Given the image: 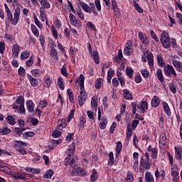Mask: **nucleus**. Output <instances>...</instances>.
<instances>
[{"mask_svg": "<svg viewBox=\"0 0 182 182\" xmlns=\"http://www.w3.org/2000/svg\"><path fill=\"white\" fill-rule=\"evenodd\" d=\"M80 87V95L78 96V103L80 106H83L87 99V94L85 92V76L81 74L79 77Z\"/></svg>", "mask_w": 182, "mask_h": 182, "instance_id": "nucleus-1", "label": "nucleus"}, {"mask_svg": "<svg viewBox=\"0 0 182 182\" xmlns=\"http://www.w3.org/2000/svg\"><path fill=\"white\" fill-rule=\"evenodd\" d=\"M25 99L22 95L18 96L16 102L11 105L13 109L17 110L18 113H25V105H24Z\"/></svg>", "mask_w": 182, "mask_h": 182, "instance_id": "nucleus-2", "label": "nucleus"}, {"mask_svg": "<svg viewBox=\"0 0 182 182\" xmlns=\"http://www.w3.org/2000/svg\"><path fill=\"white\" fill-rule=\"evenodd\" d=\"M7 14V20L9 22H11L12 25L14 26L19 22V16L21 15V9L19 7H16L15 9L14 16L12 15V13L9 12L6 13Z\"/></svg>", "mask_w": 182, "mask_h": 182, "instance_id": "nucleus-3", "label": "nucleus"}, {"mask_svg": "<svg viewBox=\"0 0 182 182\" xmlns=\"http://www.w3.org/2000/svg\"><path fill=\"white\" fill-rule=\"evenodd\" d=\"M144 156H142L141 157L140 170H141V168H144V170H150V168H151V164H150V162L151 161L150 160V154L146 152Z\"/></svg>", "mask_w": 182, "mask_h": 182, "instance_id": "nucleus-4", "label": "nucleus"}, {"mask_svg": "<svg viewBox=\"0 0 182 182\" xmlns=\"http://www.w3.org/2000/svg\"><path fill=\"white\" fill-rule=\"evenodd\" d=\"M160 41L162 46L165 49H168V48H170L171 41L170 40V35H168V33L164 31L161 35Z\"/></svg>", "mask_w": 182, "mask_h": 182, "instance_id": "nucleus-5", "label": "nucleus"}, {"mask_svg": "<svg viewBox=\"0 0 182 182\" xmlns=\"http://www.w3.org/2000/svg\"><path fill=\"white\" fill-rule=\"evenodd\" d=\"M164 72L165 75H166L167 77H171V75L175 77L177 76V73H176V70H174V67L168 64L164 66Z\"/></svg>", "mask_w": 182, "mask_h": 182, "instance_id": "nucleus-6", "label": "nucleus"}, {"mask_svg": "<svg viewBox=\"0 0 182 182\" xmlns=\"http://www.w3.org/2000/svg\"><path fill=\"white\" fill-rule=\"evenodd\" d=\"M171 173L173 177V181L177 182L180 180V176L178 173V165L173 164L171 168Z\"/></svg>", "mask_w": 182, "mask_h": 182, "instance_id": "nucleus-7", "label": "nucleus"}, {"mask_svg": "<svg viewBox=\"0 0 182 182\" xmlns=\"http://www.w3.org/2000/svg\"><path fill=\"white\" fill-rule=\"evenodd\" d=\"M22 50V47L19 46L18 43H15L11 47V58L13 59H17L18 56H19V52Z\"/></svg>", "mask_w": 182, "mask_h": 182, "instance_id": "nucleus-8", "label": "nucleus"}, {"mask_svg": "<svg viewBox=\"0 0 182 182\" xmlns=\"http://www.w3.org/2000/svg\"><path fill=\"white\" fill-rule=\"evenodd\" d=\"M133 43L131 41H128L125 44V47L124 48V55L125 56H132L133 55Z\"/></svg>", "mask_w": 182, "mask_h": 182, "instance_id": "nucleus-9", "label": "nucleus"}, {"mask_svg": "<svg viewBox=\"0 0 182 182\" xmlns=\"http://www.w3.org/2000/svg\"><path fill=\"white\" fill-rule=\"evenodd\" d=\"M177 59H180V57L175 56L174 59L172 60V65H173L177 72L182 73V63L177 60Z\"/></svg>", "mask_w": 182, "mask_h": 182, "instance_id": "nucleus-10", "label": "nucleus"}, {"mask_svg": "<svg viewBox=\"0 0 182 182\" xmlns=\"http://www.w3.org/2000/svg\"><path fill=\"white\" fill-rule=\"evenodd\" d=\"M175 149V159L178 161L182 160V145L176 146L174 147Z\"/></svg>", "mask_w": 182, "mask_h": 182, "instance_id": "nucleus-11", "label": "nucleus"}, {"mask_svg": "<svg viewBox=\"0 0 182 182\" xmlns=\"http://www.w3.org/2000/svg\"><path fill=\"white\" fill-rule=\"evenodd\" d=\"M147 151L151 153V159H157V156L159 154V150L157 148L152 146L151 145H149L147 148Z\"/></svg>", "mask_w": 182, "mask_h": 182, "instance_id": "nucleus-12", "label": "nucleus"}, {"mask_svg": "<svg viewBox=\"0 0 182 182\" xmlns=\"http://www.w3.org/2000/svg\"><path fill=\"white\" fill-rule=\"evenodd\" d=\"M70 159V156H67L65 160V166H70V167H75V166H76V161H77V158L73 157L72 159Z\"/></svg>", "mask_w": 182, "mask_h": 182, "instance_id": "nucleus-13", "label": "nucleus"}, {"mask_svg": "<svg viewBox=\"0 0 182 182\" xmlns=\"http://www.w3.org/2000/svg\"><path fill=\"white\" fill-rule=\"evenodd\" d=\"M49 55L54 62L59 60V55L58 54V50H56V48L50 49Z\"/></svg>", "mask_w": 182, "mask_h": 182, "instance_id": "nucleus-14", "label": "nucleus"}, {"mask_svg": "<svg viewBox=\"0 0 182 182\" xmlns=\"http://www.w3.org/2000/svg\"><path fill=\"white\" fill-rule=\"evenodd\" d=\"M138 36H139V41H141L142 43H144L145 45H149V38H147V35H146V33H144L143 32H139Z\"/></svg>", "mask_w": 182, "mask_h": 182, "instance_id": "nucleus-15", "label": "nucleus"}, {"mask_svg": "<svg viewBox=\"0 0 182 182\" xmlns=\"http://www.w3.org/2000/svg\"><path fill=\"white\" fill-rule=\"evenodd\" d=\"M26 107L28 112L30 113H33L35 112V104L31 100L26 101Z\"/></svg>", "mask_w": 182, "mask_h": 182, "instance_id": "nucleus-16", "label": "nucleus"}, {"mask_svg": "<svg viewBox=\"0 0 182 182\" xmlns=\"http://www.w3.org/2000/svg\"><path fill=\"white\" fill-rule=\"evenodd\" d=\"M146 59H148V65L151 69L154 68V57L153 56V53H149L146 55Z\"/></svg>", "mask_w": 182, "mask_h": 182, "instance_id": "nucleus-17", "label": "nucleus"}, {"mask_svg": "<svg viewBox=\"0 0 182 182\" xmlns=\"http://www.w3.org/2000/svg\"><path fill=\"white\" fill-rule=\"evenodd\" d=\"M79 4L82 9H83L87 14H92V8H90L87 4L80 1Z\"/></svg>", "mask_w": 182, "mask_h": 182, "instance_id": "nucleus-18", "label": "nucleus"}, {"mask_svg": "<svg viewBox=\"0 0 182 182\" xmlns=\"http://www.w3.org/2000/svg\"><path fill=\"white\" fill-rule=\"evenodd\" d=\"M155 177L156 178L161 177V180H164V178H166V171L163 169L159 171V168H156L155 171Z\"/></svg>", "mask_w": 182, "mask_h": 182, "instance_id": "nucleus-19", "label": "nucleus"}, {"mask_svg": "<svg viewBox=\"0 0 182 182\" xmlns=\"http://www.w3.org/2000/svg\"><path fill=\"white\" fill-rule=\"evenodd\" d=\"M138 109L140 110V113L144 114L146 110L149 109V104L146 101H143L139 106Z\"/></svg>", "mask_w": 182, "mask_h": 182, "instance_id": "nucleus-20", "label": "nucleus"}, {"mask_svg": "<svg viewBox=\"0 0 182 182\" xmlns=\"http://www.w3.org/2000/svg\"><path fill=\"white\" fill-rule=\"evenodd\" d=\"M117 76L118 77V80H119L122 87H124V86L126 85V80L124 79V77L123 76L122 73L117 71Z\"/></svg>", "mask_w": 182, "mask_h": 182, "instance_id": "nucleus-21", "label": "nucleus"}, {"mask_svg": "<svg viewBox=\"0 0 182 182\" xmlns=\"http://www.w3.org/2000/svg\"><path fill=\"white\" fill-rule=\"evenodd\" d=\"M27 79H28L31 86L36 87L38 85H39V81H38V79L34 78L29 74H27Z\"/></svg>", "mask_w": 182, "mask_h": 182, "instance_id": "nucleus-22", "label": "nucleus"}, {"mask_svg": "<svg viewBox=\"0 0 182 182\" xmlns=\"http://www.w3.org/2000/svg\"><path fill=\"white\" fill-rule=\"evenodd\" d=\"M26 146H28L26 142H23L22 141H15L14 147L15 149H22L23 147H26Z\"/></svg>", "mask_w": 182, "mask_h": 182, "instance_id": "nucleus-23", "label": "nucleus"}, {"mask_svg": "<svg viewBox=\"0 0 182 182\" xmlns=\"http://www.w3.org/2000/svg\"><path fill=\"white\" fill-rule=\"evenodd\" d=\"M69 18L73 26H77V25H79V21H77V18H76V16L73 15V14H70Z\"/></svg>", "mask_w": 182, "mask_h": 182, "instance_id": "nucleus-24", "label": "nucleus"}, {"mask_svg": "<svg viewBox=\"0 0 182 182\" xmlns=\"http://www.w3.org/2000/svg\"><path fill=\"white\" fill-rule=\"evenodd\" d=\"M91 109L93 110H97V96L94 95L91 98Z\"/></svg>", "mask_w": 182, "mask_h": 182, "instance_id": "nucleus-25", "label": "nucleus"}, {"mask_svg": "<svg viewBox=\"0 0 182 182\" xmlns=\"http://www.w3.org/2000/svg\"><path fill=\"white\" fill-rule=\"evenodd\" d=\"M151 105L152 107H159V105H160V98H159V97L154 95L151 100Z\"/></svg>", "mask_w": 182, "mask_h": 182, "instance_id": "nucleus-26", "label": "nucleus"}, {"mask_svg": "<svg viewBox=\"0 0 182 182\" xmlns=\"http://www.w3.org/2000/svg\"><path fill=\"white\" fill-rule=\"evenodd\" d=\"M13 178L15 180H25V178H26V176H25V173L18 172L13 173Z\"/></svg>", "mask_w": 182, "mask_h": 182, "instance_id": "nucleus-27", "label": "nucleus"}, {"mask_svg": "<svg viewBox=\"0 0 182 182\" xmlns=\"http://www.w3.org/2000/svg\"><path fill=\"white\" fill-rule=\"evenodd\" d=\"M123 95H124V99H126V100H133V95H132V92H130L129 90H124Z\"/></svg>", "mask_w": 182, "mask_h": 182, "instance_id": "nucleus-28", "label": "nucleus"}, {"mask_svg": "<svg viewBox=\"0 0 182 182\" xmlns=\"http://www.w3.org/2000/svg\"><path fill=\"white\" fill-rule=\"evenodd\" d=\"M75 151H76V144L75 143H73L70 145L67 154L68 156H73V154H74Z\"/></svg>", "mask_w": 182, "mask_h": 182, "instance_id": "nucleus-29", "label": "nucleus"}, {"mask_svg": "<svg viewBox=\"0 0 182 182\" xmlns=\"http://www.w3.org/2000/svg\"><path fill=\"white\" fill-rule=\"evenodd\" d=\"M156 75L159 82H161V83H163V82H164V76L163 75V70L161 69L158 68Z\"/></svg>", "mask_w": 182, "mask_h": 182, "instance_id": "nucleus-30", "label": "nucleus"}, {"mask_svg": "<svg viewBox=\"0 0 182 182\" xmlns=\"http://www.w3.org/2000/svg\"><path fill=\"white\" fill-rule=\"evenodd\" d=\"M38 2L43 9H49V8H50V4L48 2V0H38Z\"/></svg>", "mask_w": 182, "mask_h": 182, "instance_id": "nucleus-31", "label": "nucleus"}, {"mask_svg": "<svg viewBox=\"0 0 182 182\" xmlns=\"http://www.w3.org/2000/svg\"><path fill=\"white\" fill-rule=\"evenodd\" d=\"M145 182H154V177L151 172L148 171L145 173Z\"/></svg>", "mask_w": 182, "mask_h": 182, "instance_id": "nucleus-32", "label": "nucleus"}, {"mask_svg": "<svg viewBox=\"0 0 182 182\" xmlns=\"http://www.w3.org/2000/svg\"><path fill=\"white\" fill-rule=\"evenodd\" d=\"M107 126V118H106L105 117H102V118L101 119V122L100 124V129H101V130H105Z\"/></svg>", "mask_w": 182, "mask_h": 182, "instance_id": "nucleus-33", "label": "nucleus"}, {"mask_svg": "<svg viewBox=\"0 0 182 182\" xmlns=\"http://www.w3.org/2000/svg\"><path fill=\"white\" fill-rule=\"evenodd\" d=\"M67 123L68 122L65 118L61 119L58 123V130H62V129L66 127Z\"/></svg>", "mask_w": 182, "mask_h": 182, "instance_id": "nucleus-34", "label": "nucleus"}, {"mask_svg": "<svg viewBox=\"0 0 182 182\" xmlns=\"http://www.w3.org/2000/svg\"><path fill=\"white\" fill-rule=\"evenodd\" d=\"M123 148V145L122 144L121 141L117 143L116 146V159L120 156V153L122 151V149Z\"/></svg>", "mask_w": 182, "mask_h": 182, "instance_id": "nucleus-35", "label": "nucleus"}, {"mask_svg": "<svg viewBox=\"0 0 182 182\" xmlns=\"http://www.w3.org/2000/svg\"><path fill=\"white\" fill-rule=\"evenodd\" d=\"M156 60H157V63L158 65L161 67V68H164V66H166V63H164V59L163 58V56H161V55H158L156 56Z\"/></svg>", "mask_w": 182, "mask_h": 182, "instance_id": "nucleus-36", "label": "nucleus"}, {"mask_svg": "<svg viewBox=\"0 0 182 182\" xmlns=\"http://www.w3.org/2000/svg\"><path fill=\"white\" fill-rule=\"evenodd\" d=\"M30 56H31V53H29V51L28 50L23 51L20 55V59L21 60H26V59H28Z\"/></svg>", "mask_w": 182, "mask_h": 182, "instance_id": "nucleus-37", "label": "nucleus"}, {"mask_svg": "<svg viewBox=\"0 0 182 182\" xmlns=\"http://www.w3.org/2000/svg\"><path fill=\"white\" fill-rule=\"evenodd\" d=\"M43 80L46 87H50V85H52V78H50V76L46 75L43 78Z\"/></svg>", "mask_w": 182, "mask_h": 182, "instance_id": "nucleus-38", "label": "nucleus"}, {"mask_svg": "<svg viewBox=\"0 0 182 182\" xmlns=\"http://www.w3.org/2000/svg\"><path fill=\"white\" fill-rule=\"evenodd\" d=\"M92 174L90 176L91 181H96L99 178V174H97V171L95 169H92L91 171Z\"/></svg>", "mask_w": 182, "mask_h": 182, "instance_id": "nucleus-39", "label": "nucleus"}, {"mask_svg": "<svg viewBox=\"0 0 182 182\" xmlns=\"http://www.w3.org/2000/svg\"><path fill=\"white\" fill-rule=\"evenodd\" d=\"M63 82H64L63 78H62L61 77H59L57 80V84L60 90H65V85H63Z\"/></svg>", "mask_w": 182, "mask_h": 182, "instance_id": "nucleus-40", "label": "nucleus"}, {"mask_svg": "<svg viewBox=\"0 0 182 182\" xmlns=\"http://www.w3.org/2000/svg\"><path fill=\"white\" fill-rule=\"evenodd\" d=\"M31 32L36 38H39V30L36 28V26L31 24Z\"/></svg>", "mask_w": 182, "mask_h": 182, "instance_id": "nucleus-41", "label": "nucleus"}, {"mask_svg": "<svg viewBox=\"0 0 182 182\" xmlns=\"http://www.w3.org/2000/svg\"><path fill=\"white\" fill-rule=\"evenodd\" d=\"M125 73H126L127 76H128V77L132 79V77H133V75H134V70H133V68L127 67L126 68Z\"/></svg>", "mask_w": 182, "mask_h": 182, "instance_id": "nucleus-42", "label": "nucleus"}, {"mask_svg": "<svg viewBox=\"0 0 182 182\" xmlns=\"http://www.w3.org/2000/svg\"><path fill=\"white\" fill-rule=\"evenodd\" d=\"M25 170L26 171H28V173H33V174H39V173H41V170L31 167H26L25 168Z\"/></svg>", "mask_w": 182, "mask_h": 182, "instance_id": "nucleus-43", "label": "nucleus"}, {"mask_svg": "<svg viewBox=\"0 0 182 182\" xmlns=\"http://www.w3.org/2000/svg\"><path fill=\"white\" fill-rule=\"evenodd\" d=\"M95 89H100L103 86V79L97 78L95 81Z\"/></svg>", "mask_w": 182, "mask_h": 182, "instance_id": "nucleus-44", "label": "nucleus"}, {"mask_svg": "<svg viewBox=\"0 0 182 182\" xmlns=\"http://www.w3.org/2000/svg\"><path fill=\"white\" fill-rule=\"evenodd\" d=\"M40 17L42 21V22H45L48 18L46 17V11L43 10V9H40Z\"/></svg>", "mask_w": 182, "mask_h": 182, "instance_id": "nucleus-45", "label": "nucleus"}, {"mask_svg": "<svg viewBox=\"0 0 182 182\" xmlns=\"http://www.w3.org/2000/svg\"><path fill=\"white\" fill-rule=\"evenodd\" d=\"M133 134V131H132V124H128L127 127V137L130 139Z\"/></svg>", "mask_w": 182, "mask_h": 182, "instance_id": "nucleus-46", "label": "nucleus"}, {"mask_svg": "<svg viewBox=\"0 0 182 182\" xmlns=\"http://www.w3.org/2000/svg\"><path fill=\"white\" fill-rule=\"evenodd\" d=\"M163 109L165 113H166V114L169 116L171 112L170 111V107H168V104H167V102H163Z\"/></svg>", "mask_w": 182, "mask_h": 182, "instance_id": "nucleus-47", "label": "nucleus"}, {"mask_svg": "<svg viewBox=\"0 0 182 182\" xmlns=\"http://www.w3.org/2000/svg\"><path fill=\"white\" fill-rule=\"evenodd\" d=\"M92 58L94 59L95 63L99 64V53L97 50H93L91 53Z\"/></svg>", "mask_w": 182, "mask_h": 182, "instance_id": "nucleus-48", "label": "nucleus"}, {"mask_svg": "<svg viewBox=\"0 0 182 182\" xmlns=\"http://www.w3.org/2000/svg\"><path fill=\"white\" fill-rule=\"evenodd\" d=\"M134 180V177H133V173L128 171L125 181L126 182H133Z\"/></svg>", "mask_w": 182, "mask_h": 182, "instance_id": "nucleus-49", "label": "nucleus"}, {"mask_svg": "<svg viewBox=\"0 0 182 182\" xmlns=\"http://www.w3.org/2000/svg\"><path fill=\"white\" fill-rule=\"evenodd\" d=\"M60 73L63 75V76H65V77H68L69 76V73H68V68H66V65H63L60 69Z\"/></svg>", "mask_w": 182, "mask_h": 182, "instance_id": "nucleus-50", "label": "nucleus"}, {"mask_svg": "<svg viewBox=\"0 0 182 182\" xmlns=\"http://www.w3.org/2000/svg\"><path fill=\"white\" fill-rule=\"evenodd\" d=\"M108 164L109 166H113L114 164V156H113V152H109Z\"/></svg>", "mask_w": 182, "mask_h": 182, "instance_id": "nucleus-51", "label": "nucleus"}, {"mask_svg": "<svg viewBox=\"0 0 182 182\" xmlns=\"http://www.w3.org/2000/svg\"><path fill=\"white\" fill-rule=\"evenodd\" d=\"M7 123L11 124V126H14V124H16V121H15V118H14L12 116L8 115Z\"/></svg>", "mask_w": 182, "mask_h": 182, "instance_id": "nucleus-52", "label": "nucleus"}, {"mask_svg": "<svg viewBox=\"0 0 182 182\" xmlns=\"http://www.w3.org/2000/svg\"><path fill=\"white\" fill-rule=\"evenodd\" d=\"M12 130L8 127H4L1 131V136H6V134H9Z\"/></svg>", "mask_w": 182, "mask_h": 182, "instance_id": "nucleus-53", "label": "nucleus"}, {"mask_svg": "<svg viewBox=\"0 0 182 182\" xmlns=\"http://www.w3.org/2000/svg\"><path fill=\"white\" fill-rule=\"evenodd\" d=\"M50 144H52L53 147H57L58 144H60V143H62V140L61 139H58V140H55V139H51L50 141Z\"/></svg>", "mask_w": 182, "mask_h": 182, "instance_id": "nucleus-54", "label": "nucleus"}, {"mask_svg": "<svg viewBox=\"0 0 182 182\" xmlns=\"http://www.w3.org/2000/svg\"><path fill=\"white\" fill-rule=\"evenodd\" d=\"M34 136H35V133L32 132H24L22 134L23 139H27L28 137H33Z\"/></svg>", "mask_w": 182, "mask_h": 182, "instance_id": "nucleus-55", "label": "nucleus"}, {"mask_svg": "<svg viewBox=\"0 0 182 182\" xmlns=\"http://www.w3.org/2000/svg\"><path fill=\"white\" fill-rule=\"evenodd\" d=\"M34 22L39 29H42L43 28L42 23H41V21H39V19H38V17L36 16H34Z\"/></svg>", "mask_w": 182, "mask_h": 182, "instance_id": "nucleus-56", "label": "nucleus"}, {"mask_svg": "<svg viewBox=\"0 0 182 182\" xmlns=\"http://www.w3.org/2000/svg\"><path fill=\"white\" fill-rule=\"evenodd\" d=\"M52 176H53V171H52V169H49L46 172L44 178H52Z\"/></svg>", "mask_w": 182, "mask_h": 182, "instance_id": "nucleus-57", "label": "nucleus"}, {"mask_svg": "<svg viewBox=\"0 0 182 182\" xmlns=\"http://www.w3.org/2000/svg\"><path fill=\"white\" fill-rule=\"evenodd\" d=\"M33 60H34V58L33 55H31L30 57V58L26 61V65L28 68H31V66H32V65H33Z\"/></svg>", "mask_w": 182, "mask_h": 182, "instance_id": "nucleus-58", "label": "nucleus"}, {"mask_svg": "<svg viewBox=\"0 0 182 182\" xmlns=\"http://www.w3.org/2000/svg\"><path fill=\"white\" fill-rule=\"evenodd\" d=\"M166 140L167 137L166 136V134H162L160 136L159 143H161L164 146L166 144Z\"/></svg>", "mask_w": 182, "mask_h": 182, "instance_id": "nucleus-59", "label": "nucleus"}, {"mask_svg": "<svg viewBox=\"0 0 182 182\" xmlns=\"http://www.w3.org/2000/svg\"><path fill=\"white\" fill-rule=\"evenodd\" d=\"M51 33L55 39H58V31L54 26H51Z\"/></svg>", "mask_w": 182, "mask_h": 182, "instance_id": "nucleus-60", "label": "nucleus"}, {"mask_svg": "<svg viewBox=\"0 0 182 182\" xmlns=\"http://www.w3.org/2000/svg\"><path fill=\"white\" fill-rule=\"evenodd\" d=\"M67 93L68 95V97H69V100L70 102V103H73V92L70 90V89H68L67 90Z\"/></svg>", "mask_w": 182, "mask_h": 182, "instance_id": "nucleus-61", "label": "nucleus"}, {"mask_svg": "<svg viewBox=\"0 0 182 182\" xmlns=\"http://www.w3.org/2000/svg\"><path fill=\"white\" fill-rule=\"evenodd\" d=\"M134 6L135 9H136L137 12H139V14H143V9H141L140 6H139L137 2H136V1H134Z\"/></svg>", "mask_w": 182, "mask_h": 182, "instance_id": "nucleus-62", "label": "nucleus"}, {"mask_svg": "<svg viewBox=\"0 0 182 182\" xmlns=\"http://www.w3.org/2000/svg\"><path fill=\"white\" fill-rule=\"evenodd\" d=\"M141 73L142 76L146 79H147V77H149L150 76V73H149L147 69H142L141 70Z\"/></svg>", "mask_w": 182, "mask_h": 182, "instance_id": "nucleus-63", "label": "nucleus"}, {"mask_svg": "<svg viewBox=\"0 0 182 182\" xmlns=\"http://www.w3.org/2000/svg\"><path fill=\"white\" fill-rule=\"evenodd\" d=\"M176 16L179 21V25H181V26H182V14H181V13H176Z\"/></svg>", "mask_w": 182, "mask_h": 182, "instance_id": "nucleus-64", "label": "nucleus"}]
</instances>
